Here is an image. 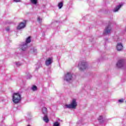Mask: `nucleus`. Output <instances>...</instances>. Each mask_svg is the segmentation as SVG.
<instances>
[{
  "mask_svg": "<svg viewBox=\"0 0 126 126\" xmlns=\"http://www.w3.org/2000/svg\"><path fill=\"white\" fill-rule=\"evenodd\" d=\"M21 101V94L19 93H14L12 95V101L14 104H18Z\"/></svg>",
  "mask_w": 126,
  "mask_h": 126,
  "instance_id": "1",
  "label": "nucleus"
},
{
  "mask_svg": "<svg viewBox=\"0 0 126 126\" xmlns=\"http://www.w3.org/2000/svg\"><path fill=\"white\" fill-rule=\"evenodd\" d=\"M76 106H77V103H76V99H73L72 100V102L70 104H65V107L67 109H76Z\"/></svg>",
  "mask_w": 126,
  "mask_h": 126,
  "instance_id": "2",
  "label": "nucleus"
},
{
  "mask_svg": "<svg viewBox=\"0 0 126 126\" xmlns=\"http://www.w3.org/2000/svg\"><path fill=\"white\" fill-rule=\"evenodd\" d=\"M27 21L26 20L24 21V22H21L17 27V30H21L26 27Z\"/></svg>",
  "mask_w": 126,
  "mask_h": 126,
  "instance_id": "3",
  "label": "nucleus"
},
{
  "mask_svg": "<svg viewBox=\"0 0 126 126\" xmlns=\"http://www.w3.org/2000/svg\"><path fill=\"white\" fill-rule=\"evenodd\" d=\"M78 67H79L80 70L82 71L84 69H86L87 66H86V63L83 62H81L79 63Z\"/></svg>",
  "mask_w": 126,
  "mask_h": 126,
  "instance_id": "4",
  "label": "nucleus"
},
{
  "mask_svg": "<svg viewBox=\"0 0 126 126\" xmlns=\"http://www.w3.org/2000/svg\"><path fill=\"white\" fill-rule=\"evenodd\" d=\"M124 64H125V61L124 60H120L117 63V66L119 68H121V67H123V66H124Z\"/></svg>",
  "mask_w": 126,
  "mask_h": 126,
  "instance_id": "5",
  "label": "nucleus"
},
{
  "mask_svg": "<svg viewBox=\"0 0 126 126\" xmlns=\"http://www.w3.org/2000/svg\"><path fill=\"white\" fill-rule=\"evenodd\" d=\"M65 77L66 81H69L72 79V75L71 74H70V73L67 72V74L65 75Z\"/></svg>",
  "mask_w": 126,
  "mask_h": 126,
  "instance_id": "6",
  "label": "nucleus"
},
{
  "mask_svg": "<svg viewBox=\"0 0 126 126\" xmlns=\"http://www.w3.org/2000/svg\"><path fill=\"white\" fill-rule=\"evenodd\" d=\"M52 63H53V58H49L46 60L45 64L48 66L50 65V64H52Z\"/></svg>",
  "mask_w": 126,
  "mask_h": 126,
  "instance_id": "7",
  "label": "nucleus"
},
{
  "mask_svg": "<svg viewBox=\"0 0 126 126\" xmlns=\"http://www.w3.org/2000/svg\"><path fill=\"white\" fill-rule=\"evenodd\" d=\"M111 32V26L108 25L107 27H106L105 30L104 32V34L105 35H107V34H109Z\"/></svg>",
  "mask_w": 126,
  "mask_h": 126,
  "instance_id": "8",
  "label": "nucleus"
},
{
  "mask_svg": "<svg viewBox=\"0 0 126 126\" xmlns=\"http://www.w3.org/2000/svg\"><path fill=\"white\" fill-rule=\"evenodd\" d=\"M116 48L117 51H122L123 48V44L121 43H118Z\"/></svg>",
  "mask_w": 126,
  "mask_h": 126,
  "instance_id": "9",
  "label": "nucleus"
},
{
  "mask_svg": "<svg viewBox=\"0 0 126 126\" xmlns=\"http://www.w3.org/2000/svg\"><path fill=\"white\" fill-rule=\"evenodd\" d=\"M28 48V44L25 43L21 46V50L22 51H26V49Z\"/></svg>",
  "mask_w": 126,
  "mask_h": 126,
  "instance_id": "10",
  "label": "nucleus"
},
{
  "mask_svg": "<svg viewBox=\"0 0 126 126\" xmlns=\"http://www.w3.org/2000/svg\"><path fill=\"white\" fill-rule=\"evenodd\" d=\"M31 43V36H29L26 39V43L27 45H28V44Z\"/></svg>",
  "mask_w": 126,
  "mask_h": 126,
  "instance_id": "11",
  "label": "nucleus"
},
{
  "mask_svg": "<svg viewBox=\"0 0 126 126\" xmlns=\"http://www.w3.org/2000/svg\"><path fill=\"white\" fill-rule=\"evenodd\" d=\"M122 6H123V5H119L118 6H117L115 8H114V12H117V11H118L119 9H120L121 7H122Z\"/></svg>",
  "mask_w": 126,
  "mask_h": 126,
  "instance_id": "12",
  "label": "nucleus"
},
{
  "mask_svg": "<svg viewBox=\"0 0 126 126\" xmlns=\"http://www.w3.org/2000/svg\"><path fill=\"white\" fill-rule=\"evenodd\" d=\"M43 121H44L45 123H49V118H48V116L46 115L43 117Z\"/></svg>",
  "mask_w": 126,
  "mask_h": 126,
  "instance_id": "13",
  "label": "nucleus"
},
{
  "mask_svg": "<svg viewBox=\"0 0 126 126\" xmlns=\"http://www.w3.org/2000/svg\"><path fill=\"white\" fill-rule=\"evenodd\" d=\"M42 113L44 115H47V108H46V107H43L42 108Z\"/></svg>",
  "mask_w": 126,
  "mask_h": 126,
  "instance_id": "14",
  "label": "nucleus"
},
{
  "mask_svg": "<svg viewBox=\"0 0 126 126\" xmlns=\"http://www.w3.org/2000/svg\"><path fill=\"white\" fill-rule=\"evenodd\" d=\"M30 1L32 4H37L38 3V0H30Z\"/></svg>",
  "mask_w": 126,
  "mask_h": 126,
  "instance_id": "15",
  "label": "nucleus"
},
{
  "mask_svg": "<svg viewBox=\"0 0 126 126\" xmlns=\"http://www.w3.org/2000/svg\"><path fill=\"white\" fill-rule=\"evenodd\" d=\"M37 89L38 88L35 85L32 86V91H37Z\"/></svg>",
  "mask_w": 126,
  "mask_h": 126,
  "instance_id": "16",
  "label": "nucleus"
},
{
  "mask_svg": "<svg viewBox=\"0 0 126 126\" xmlns=\"http://www.w3.org/2000/svg\"><path fill=\"white\" fill-rule=\"evenodd\" d=\"M63 3L62 2L59 3L58 7L59 9H61V8H62V7H63Z\"/></svg>",
  "mask_w": 126,
  "mask_h": 126,
  "instance_id": "17",
  "label": "nucleus"
},
{
  "mask_svg": "<svg viewBox=\"0 0 126 126\" xmlns=\"http://www.w3.org/2000/svg\"><path fill=\"white\" fill-rule=\"evenodd\" d=\"M53 126H60V123L56 122L54 123Z\"/></svg>",
  "mask_w": 126,
  "mask_h": 126,
  "instance_id": "18",
  "label": "nucleus"
},
{
  "mask_svg": "<svg viewBox=\"0 0 126 126\" xmlns=\"http://www.w3.org/2000/svg\"><path fill=\"white\" fill-rule=\"evenodd\" d=\"M98 120L99 122H101V120H103V116H100L98 118Z\"/></svg>",
  "mask_w": 126,
  "mask_h": 126,
  "instance_id": "19",
  "label": "nucleus"
},
{
  "mask_svg": "<svg viewBox=\"0 0 126 126\" xmlns=\"http://www.w3.org/2000/svg\"><path fill=\"white\" fill-rule=\"evenodd\" d=\"M37 21H38V22H42V19L40 18V17H38L37 18Z\"/></svg>",
  "mask_w": 126,
  "mask_h": 126,
  "instance_id": "20",
  "label": "nucleus"
},
{
  "mask_svg": "<svg viewBox=\"0 0 126 126\" xmlns=\"http://www.w3.org/2000/svg\"><path fill=\"white\" fill-rule=\"evenodd\" d=\"M119 102H120V103H123V102H124V99H119Z\"/></svg>",
  "mask_w": 126,
  "mask_h": 126,
  "instance_id": "21",
  "label": "nucleus"
},
{
  "mask_svg": "<svg viewBox=\"0 0 126 126\" xmlns=\"http://www.w3.org/2000/svg\"><path fill=\"white\" fill-rule=\"evenodd\" d=\"M14 1H15V2H19V1H20V0H14Z\"/></svg>",
  "mask_w": 126,
  "mask_h": 126,
  "instance_id": "22",
  "label": "nucleus"
},
{
  "mask_svg": "<svg viewBox=\"0 0 126 126\" xmlns=\"http://www.w3.org/2000/svg\"><path fill=\"white\" fill-rule=\"evenodd\" d=\"M9 30H10L9 27H7L6 28V31H9Z\"/></svg>",
  "mask_w": 126,
  "mask_h": 126,
  "instance_id": "23",
  "label": "nucleus"
}]
</instances>
